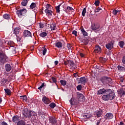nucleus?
I'll return each instance as SVG.
<instances>
[{
  "mask_svg": "<svg viewBox=\"0 0 125 125\" xmlns=\"http://www.w3.org/2000/svg\"><path fill=\"white\" fill-rule=\"evenodd\" d=\"M115 93L112 90L109 89L108 92L105 93V95H104L102 98L104 101H108L109 100H113V99H115Z\"/></svg>",
  "mask_w": 125,
  "mask_h": 125,
  "instance_id": "nucleus-1",
  "label": "nucleus"
},
{
  "mask_svg": "<svg viewBox=\"0 0 125 125\" xmlns=\"http://www.w3.org/2000/svg\"><path fill=\"white\" fill-rule=\"evenodd\" d=\"M119 45L120 47L123 48L124 47V45H125V42H124V41H120L119 42Z\"/></svg>",
  "mask_w": 125,
  "mask_h": 125,
  "instance_id": "nucleus-37",
  "label": "nucleus"
},
{
  "mask_svg": "<svg viewBox=\"0 0 125 125\" xmlns=\"http://www.w3.org/2000/svg\"><path fill=\"white\" fill-rule=\"evenodd\" d=\"M120 94H121V95H122V96L125 95V91H122L120 92Z\"/></svg>",
  "mask_w": 125,
  "mask_h": 125,
  "instance_id": "nucleus-57",
  "label": "nucleus"
},
{
  "mask_svg": "<svg viewBox=\"0 0 125 125\" xmlns=\"http://www.w3.org/2000/svg\"><path fill=\"white\" fill-rule=\"evenodd\" d=\"M30 9H34L33 11L34 12H36L37 11V10L38 9V7H37V3L32 2L30 6H29Z\"/></svg>",
  "mask_w": 125,
  "mask_h": 125,
  "instance_id": "nucleus-13",
  "label": "nucleus"
},
{
  "mask_svg": "<svg viewBox=\"0 0 125 125\" xmlns=\"http://www.w3.org/2000/svg\"><path fill=\"white\" fill-rule=\"evenodd\" d=\"M17 40L18 42H20L21 41V37H18L17 38Z\"/></svg>",
  "mask_w": 125,
  "mask_h": 125,
  "instance_id": "nucleus-58",
  "label": "nucleus"
},
{
  "mask_svg": "<svg viewBox=\"0 0 125 125\" xmlns=\"http://www.w3.org/2000/svg\"><path fill=\"white\" fill-rule=\"evenodd\" d=\"M69 64L71 67H73L74 66V65H75V63L73 61H71V60H69Z\"/></svg>",
  "mask_w": 125,
  "mask_h": 125,
  "instance_id": "nucleus-45",
  "label": "nucleus"
},
{
  "mask_svg": "<svg viewBox=\"0 0 125 125\" xmlns=\"http://www.w3.org/2000/svg\"><path fill=\"white\" fill-rule=\"evenodd\" d=\"M67 47L68 48V49H72V46H71V44L68 43L67 44Z\"/></svg>",
  "mask_w": 125,
  "mask_h": 125,
  "instance_id": "nucleus-54",
  "label": "nucleus"
},
{
  "mask_svg": "<svg viewBox=\"0 0 125 125\" xmlns=\"http://www.w3.org/2000/svg\"><path fill=\"white\" fill-rule=\"evenodd\" d=\"M39 115H42V116L43 115V111L40 110L38 112Z\"/></svg>",
  "mask_w": 125,
  "mask_h": 125,
  "instance_id": "nucleus-56",
  "label": "nucleus"
},
{
  "mask_svg": "<svg viewBox=\"0 0 125 125\" xmlns=\"http://www.w3.org/2000/svg\"><path fill=\"white\" fill-rule=\"evenodd\" d=\"M52 81L55 83H57V80H56V78L55 77H52Z\"/></svg>",
  "mask_w": 125,
  "mask_h": 125,
  "instance_id": "nucleus-49",
  "label": "nucleus"
},
{
  "mask_svg": "<svg viewBox=\"0 0 125 125\" xmlns=\"http://www.w3.org/2000/svg\"><path fill=\"white\" fill-rule=\"evenodd\" d=\"M5 68L6 72H10L12 69V66L10 64L7 63L5 65Z\"/></svg>",
  "mask_w": 125,
  "mask_h": 125,
  "instance_id": "nucleus-18",
  "label": "nucleus"
},
{
  "mask_svg": "<svg viewBox=\"0 0 125 125\" xmlns=\"http://www.w3.org/2000/svg\"><path fill=\"white\" fill-rule=\"evenodd\" d=\"M21 4L22 6H27V4H28V0H23Z\"/></svg>",
  "mask_w": 125,
  "mask_h": 125,
  "instance_id": "nucleus-33",
  "label": "nucleus"
},
{
  "mask_svg": "<svg viewBox=\"0 0 125 125\" xmlns=\"http://www.w3.org/2000/svg\"><path fill=\"white\" fill-rule=\"evenodd\" d=\"M0 42L2 43H5V40H0Z\"/></svg>",
  "mask_w": 125,
  "mask_h": 125,
  "instance_id": "nucleus-63",
  "label": "nucleus"
},
{
  "mask_svg": "<svg viewBox=\"0 0 125 125\" xmlns=\"http://www.w3.org/2000/svg\"><path fill=\"white\" fill-rule=\"evenodd\" d=\"M125 124H124V122H120L119 125H124Z\"/></svg>",
  "mask_w": 125,
  "mask_h": 125,
  "instance_id": "nucleus-64",
  "label": "nucleus"
},
{
  "mask_svg": "<svg viewBox=\"0 0 125 125\" xmlns=\"http://www.w3.org/2000/svg\"><path fill=\"white\" fill-rule=\"evenodd\" d=\"M82 34H83V37H87V32L86 31H84Z\"/></svg>",
  "mask_w": 125,
  "mask_h": 125,
  "instance_id": "nucleus-52",
  "label": "nucleus"
},
{
  "mask_svg": "<svg viewBox=\"0 0 125 125\" xmlns=\"http://www.w3.org/2000/svg\"><path fill=\"white\" fill-rule=\"evenodd\" d=\"M94 4L96 6H99V4H100V1H99V0H96Z\"/></svg>",
  "mask_w": 125,
  "mask_h": 125,
  "instance_id": "nucleus-44",
  "label": "nucleus"
},
{
  "mask_svg": "<svg viewBox=\"0 0 125 125\" xmlns=\"http://www.w3.org/2000/svg\"><path fill=\"white\" fill-rule=\"evenodd\" d=\"M82 42H84L85 44H88V40L83 39L82 40Z\"/></svg>",
  "mask_w": 125,
  "mask_h": 125,
  "instance_id": "nucleus-42",
  "label": "nucleus"
},
{
  "mask_svg": "<svg viewBox=\"0 0 125 125\" xmlns=\"http://www.w3.org/2000/svg\"><path fill=\"white\" fill-rule=\"evenodd\" d=\"M7 82H8V80H7V79L3 78L1 80L0 83L2 86H3L6 83H7Z\"/></svg>",
  "mask_w": 125,
  "mask_h": 125,
  "instance_id": "nucleus-23",
  "label": "nucleus"
},
{
  "mask_svg": "<svg viewBox=\"0 0 125 125\" xmlns=\"http://www.w3.org/2000/svg\"><path fill=\"white\" fill-rule=\"evenodd\" d=\"M46 51H47L46 48H44V49L42 51L43 55H45V53H46Z\"/></svg>",
  "mask_w": 125,
  "mask_h": 125,
  "instance_id": "nucleus-53",
  "label": "nucleus"
},
{
  "mask_svg": "<svg viewBox=\"0 0 125 125\" xmlns=\"http://www.w3.org/2000/svg\"><path fill=\"white\" fill-rule=\"evenodd\" d=\"M73 76L75 78H77L78 77V74H77V73H74Z\"/></svg>",
  "mask_w": 125,
  "mask_h": 125,
  "instance_id": "nucleus-61",
  "label": "nucleus"
},
{
  "mask_svg": "<svg viewBox=\"0 0 125 125\" xmlns=\"http://www.w3.org/2000/svg\"><path fill=\"white\" fill-rule=\"evenodd\" d=\"M19 120V117L17 115L14 116L12 118V121L13 123H15L16 122H17Z\"/></svg>",
  "mask_w": 125,
  "mask_h": 125,
  "instance_id": "nucleus-29",
  "label": "nucleus"
},
{
  "mask_svg": "<svg viewBox=\"0 0 125 125\" xmlns=\"http://www.w3.org/2000/svg\"><path fill=\"white\" fill-rule=\"evenodd\" d=\"M104 118L105 119V121H107L108 120H112V119L114 118V114L110 112L107 113L104 116Z\"/></svg>",
  "mask_w": 125,
  "mask_h": 125,
  "instance_id": "nucleus-11",
  "label": "nucleus"
},
{
  "mask_svg": "<svg viewBox=\"0 0 125 125\" xmlns=\"http://www.w3.org/2000/svg\"><path fill=\"white\" fill-rule=\"evenodd\" d=\"M40 36L42 37V38H45V37L47 36V33L45 32H43L40 34Z\"/></svg>",
  "mask_w": 125,
  "mask_h": 125,
  "instance_id": "nucleus-34",
  "label": "nucleus"
},
{
  "mask_svg": "<svg viewBox=\"0 0 125 125\" xmlns=\"http://www.w3.org/2000/svg\"><path fill=\"white\" fill-rule=\"evenodd\" d=\"M22 114L25 118H31L32 114L31 111L28 108H24L22 111Z\"/></svg>",
  "mask_w": 125,
  "mask_h": 125,
  "instance_id": "nucleus-8",
  "label": "nucleus"
},
{
  "mask_svg": "<svg viewBox=\"0 0 125 125\" xmlns=\"http://www.w3.org/2000/svg\"><path fill=\"white\" fill-rule=\"evenodd\" d=\"M5 62H6V56L4 53L0 52V65H3Z\"/></svg>",
  "mask_w": 125,
  "mask_h": 125,
  "instance_id": "nucleus-6",
  "label": "nucleus"
},
{
  "mask_svg": "<svg viewBox=\"0 0 125 125\" xmlns=\"http://www.w3.org/2000/svg\"><path fill=\"white\" fill-rule=\"evenodd\" d=\"M102 114H103V110L102 109H100L96 112V116L97 118H100L101 116H102Z\"/></svg>",
  "mask_w": 125,
  "mask_h": 125,
  "instance_id": "nucleus-20",
  "label": "nucleus"
},
{
  "mask_svg": "<svg viewBox=\"0 0 125 125\" xmlns=\"http://www.w3.org/2000/svg\"><path fill=\"white\" fill-rule=\"evenodd\" d=\"M86 13V8H84L82 11V16L84 17V16H85Z\"/></svg>",
  "mask_w": 125,
  "mask_h": 125,
  "instance_id": "nucleus-39",
  "label": "nucleus"
},
{
  "mask_svg": "<svg viewBox=\"0 0 125 125\" xmlns=\"http://www.w3.org/2000/svg\"><path fill=\"white\" fill-rule=\"evenodd\" d=\"M100 23L94 22L91 24V29L94 32H98V31H100Z\"/></svg>",
  "mask_w": 125,
  "mask_h": 125,
  "instance_id": "nucleus-3",
  "label": "nucleus"
},
{
  "mask_svg": "<svg viewBox=\"0 0 125 125\" xmlns=\"http://www.w3.org/2000/svg\"><path fill=\"white\" fill-rule=\"evenodd\" d=\"M42 102L44 103V104H49L50 103V101L49 98H46L45 96H43L42 99Z\"/></svg>",
  "mask_w": 125,
  "mask_h": 125,
  "instance_id": "nucleus-17",
  "label": "nucleus"
},
{
  "mask_svg": "<svg viewBox=\"0 0 125 125\" xmlns=\"http://www.w3.org/2000/svg\"><path fill=\"white\" fill-rule=\"evenodd\" d=\"M76 88L77 90L81 91V90H82V88H83V86H82V85H78L76 86Z\"/></svg>",
  "mask_w": 125,
  "mask_h": 125,
  "instance_id": "nucleus-41",
  "label": "nucleus"
},
{
  "mask_svg": "<svg viewBox=\"0 0 125 125\" xmlns=\"http://www.w3.org/2000/svg\"><path fill=\"white\" fill-rule=\"evenodd\" d=\"M105 47L107 48V49L111 50L113 47H114V43H113L112 42L108 43L105 45Z\"/></svg>",
  "mask_w": 125,
  "mask_h": 125,
  "instance_id": "nucleus-15",
  "label": "nucleus"
},
{
  "mask_svg": "<svg viewBox=\"0 0 125 125\" xmlns=\"http://www.w3.org/2000/svg\"><path fill=\"white\" fill-rule=\"evenodd\" d=\"M2 125H8L6 122H3L1 123Z\"/></svg>",
  "mask_w": 125,
  "mask_h": 125,
  "instance_id": "nucleus-59",
  "label": "nucleus"
},
{
  "mask_svg": "<svg viewBox=\"0 0 125 125\" xmlns=\"http://www.w3.org/2000/svg\"><path fill=\"white\" fill-rule=\"evenodd\" d=\"M95 53H101L102 49L99 45H96L94 50Z\"/></svg>",
  "mask_w": 125,
  "mask_h": 125,
  "instance_id": "nucleus-16",
  "label": "nucleus"
},
{
  "mask_svg": "<svg viewBox=\"0 0 125 125\" xmlns=\"http://www.w3.org/2000/svg\"><path fill=\"white\" fill-rule=\"evenodd\" d=\"M44 86V83H42V85L39 87H38V89H39V90H41V91H42V87H43Z\"/></svg>",
  "mask_w": 125,
  "mask_h": 125,
  "instance_id": "nucleus-46",
  "label": "nucleus"
},
{
  "mask_svg": "<svg viewBox=\"0 0 125 125\" xmlns=\"http://www.w3.org/2000/svg\"><path fill=\"white\" fill-rule=\"evenodd\" d=\"M117 69L120 72H125V67L122 65H118Z\"/></svg>",
  "mask_w": 125,
  "mask_h": 125,
  "instance_id": "nucleus-21",
  "label": "nucleus"
},
{
  "mask_svg": "<svg viewBox=\"0 0 125 125\" xmlns=\"http://www.w3.org/2000/svg\"><path fill=\"white\" fill-rule=\"evenodd\" d=\"M100 10H102V8L99 7L97 8H96V9L94 10V12L95 13H96L97 12H99Z\"/></svg>",
  "mask_w": 125,
  "mask_h": 125,
  "instance_id": "nucleus-43",
  "label": "nucleus"
},
{
  "mask_svg": "<svg viewBox=\"0 0 125 125\" xmlns=\"http://www.w3.org/2000/svg\"><path fill=\"white\" fill-rule=\"evenodd\" d=\"M109 91V89H106L104 88L102 89H100L97 92L98 95H101V94H106L107 92Z\"/></svg>",
  "mask_w": 125,
  "mask_h": 125,
  "instance_id": "nucleus-12",
  "label": "nucleus"
},
{
  "mask_svg": "<svg viewBox=\"0 0 125 125\" xmlns=\"http://www.w3.org/2000/svg\"><path fill=\"white\" fill-rule=\"evenodd\" d=\"M120 12H121V11L119 10L114 9L112 11V14L113 15H114L115 16H116L117 14H118V13H120Z\"/></svg>",
  "mask_w": 125,
  "mask_h": 125,
  "instance_id": "nucleus-35",
  "label": "nucleus"
},
{
  "mask_svg": "<svg viewBox=\"0 0 125 125\" xmlns=\"http://www.w3.org/2000/svg\"><path fill=\"white\" fill-rule=\"evenodd\" d=\"M20 32V28H19L16 27L14 29V33L15 35H18Z\"/></svg>",
  "mask_w": 125,
  "mask_h": 125,
  "instance_id": "nucleus-30",
  "label": "nucleus"
},
{
  "mask_svg": "<svg viewBox=\"0 0 125 125\" xmlns=\"http://www.w3.org/2000/svg\"><path fill=\"white\" fill-rule=\"evenodd\" d=\"M17 125H26V122L25 120H21L17 123Z\"/></svg>",
  "mask_w": 125,
  "mask_h": 125,
  "instance_id": "nucleus-24",
  "label": "nucleus"
},
{
  "mask_svg": "<svg viewBox=\"0 0 125 125\" xmlns=\"http://www.w3.org/2000/svg\"><path fill=\"white\" fill-rule=\"evenodd\" d=\"M3 18L4 19L9 20V19H10V15H9V14H5L3 15Z\"/></svg>",
  "mask_w": 125,
  "mask_h": 125,
  "instance_id": "nucleus-31",
  "label": "nucleus"
},
{
  "mask_svg": "<svg viewBox=\"0 0 125 125\" xmlns=\"http://www.w3.org/2000/svg\"><path fill=\"white\" fill-rule=\"evenodd\" d=\"M4 91L6 95H11V90L9 89H4Z\"/></svg>",
  "mask_w": 125,
  "mask_h": 125,
  "instance_id": "nucleus-25",
  "label": "nucleus"
},
{
  "mask_svg": "<svg viewBox=\"0 0 125 125\" xmlns=\"http://www.w3.org/2000/svg\"><path fill=\"white\" fill-rule=\"evenodd\" d=\"M50 28L51 31H55V29H56V24L55 23H52L50 26Z\"/></svg>",
  "mask_w": 125,
  "mask_h": 125,
  "instance_id": "nucleus-26",
  "label": "nucleus"
},
{
  "mask_svg": "<svg viewBox=\"0 0 125 125\" xmlns=\"http://www.w3.org/2000/svg\"><path fill=\"white\" fill-rule=\"evenodd\" d=\"M45 13H46V15H47V16H52L53 12L51 10L45 9Z\"/></svg>",
  "mask_w": 125,
  "mask_h": 125,
  "instance_id": "nucleus-19",
  "label": "nucleus"
},
{
  "mask_svg": "<svg viewBox=\"0 0 125 125\" xmlns=\"http://www.w3.org/2000/svg\"><path fill=\"white\" fill-rule=\"evenodd\" d=\"M83 118H84V119H89L90 117L88 115L84 114L83 115Z\"/></svg>",
  "mask_w": 125,
  "mask_h": 125,
  "instance_id": "nucleus-50",
  "label": "nucleus"
},
{
  "mask_svg": "<svg viewBox=\"0 0 125 125\" xmlns=\"http://www.w3.org/2000/svg\"><path fill=\"white\" fill-rule=\"evenodd\" d=\"M77 34H78V32H77V31H76V30H73V31H72V34H73V35H75V36L76 37H77V36H78V35H77Z\"/></svg>",
  "mask_w": 125,
  "mask_h": 125,
  "instance_id": "nucleus-51",
  "label": "nucleus"
},
{
  "mask_svg": "<svg viewBox=\"0 0 125 125\" xmlns=\"http://www.w3.org/2000/svg\"><path fill=\"white\" fill-rule=\"evenodd\" d=\"M61 5H62V3H61L58 6H56L57 13H60V6H61Z\"/></svg>",
  "mask_w": 125,
  "mask_h": 125,
  "instance_id": "nucleus-32",
  "label": "nucleus"
},
{
  "mask_svg": "<svg viewBox=\"0 0 125 125\" xmlns=\"http://www.w3.org/2000/svg\"><path fill=\"white\" fill-rule=\"evenodd\" d=\"M99 61L101 62V63L104 64V63H105L106 61H107V59H106V58H104L103 57H101L99 59Z\"/></svg>",
  "mask_w": 125,
  "mask_h": 125,
  "instance_id": "nucleus-28",
  "label": "nucleus"
},
{
  "mask_svg": "<svg viewBox=\"0 0 125 125\" xmlns=\"http://www.w3.org/2000/svg\"><path fill=\"white\" fill-rule=\"evenodd\" d=\"M80 56H81V57H84V55L82 53H81L80 54Z\"/></svg>",
  "mask_w": 125,
  "mask_h": 125,
  "instance_id": "nucleus-62",
  "label": "nucleus"
},
{
  "mask_svg": "<svg viewBox=\"0 0 125 125\" xmlns=\"http://www.w3.org/2000/svg\"><path fill=\"white\" fill-rule=\"evenodd\" d=\"M76 98L78 101L84 102L85 98L84 97V96H83V94H82L80 92H77L76 95Z\"/></svg>",
  "mask_w": 125,
  "mask_h": 125,
  "instance_id": "nucleus-9",
  "label": "nucleus"
},
{
  "mask_svg": "<svg viewBox=\"0 0 125 125\" xmlns=\"http://www.w3.org/2000/svg\"><path fill=\"white\" fill-rule=\"evenodd\" d=\"M100 81L103 84H107V83H111L112 79L107 76H103L101 78Z\"/></svg>",
  "mask_w": 125,
  "mask_h": 125,
  "instance_id": "nucleus-4",
  "label": "nucleus"
},
{
  "mask_svg": "<svg viewBox=\"0 0 125 125\" xmlns=\"http://www.w3.org/2000/svg\"><path fill=\"white\" fill-rule=\"evenodd\" d=\"M66 9L68 11H72V10H74V9H73L70 6H67Z\"/></svg>",
  "mask_w": 125,
  "mask_h": 125,
  "instance_id": "nucleus-48",
  "label": "nucleus"
},
{
  "mask_svg": "<svg viewBox=\"0 0 125 125\" xmlns=\"http://www.w3.org/2000/svg\"><path fill=\"white\" fill-rule=\"evenodd\" d=\"M78 83H81V84H85L86 83H87V78L85 77H81L80 78H77Z\"/></svg>",
  "mask_w": 125,
  "mask_h": 125,
  "instance_id": "nucleus-7",
  "label": "nucleus"
},
{
  "mask_svg": "<svg viewBox=\"0 0 125 125\" xmlns=\"http://www.w3.org/2000/svg\"><path fill=\"white\" fill-rule=\"evenodd\" d=\"M48 120L49 124H51V125H58L57 119L55 118V116H48Z\"/></svg>",
  "mask_w": 125,
  "mask_h": 125,
  "instance_id": "nucleus-5",
  "label": "nucleus"
},
{
  "mask_svg": "<svg viewBox=\"0 0 125 125\" xmlns=\"http://www.w3.org/2000/svg\"><path fill=\"white\" fill-rule=\"evenodd\" d=\"M55 46L58 47V48H61V47H62V42L59 41H56L55 42Z\"/></svg>",
  "mask_w": 125,
  "mask_h": 125,
  "instance_id": "nucleus-22",
  "label": "nucleus"
},
{
  "mask_svg": "<svg viewBox=\"0 0 125 125\" xmlns=\"http://www.w3.org/2000/svg\"><path fill=\"white\" fill-rule=\"evenodd\" d=\"M21 99L23 100V102H27V101L28 100V98H27V96H20Z\"/></svg>",
  "mask_w": 125,
  "mask_h": 125,
  "instance_id": "nucleus-27",
  "label": "nucleus"
},
{
  "mask_svg": "<svg viewBox=\"0 0 125 125\" xmlns=\"http://www.w3.org/2000/svg\"><path fill=\"white\" fill-rule=\"evenodd\" d=\"M60 83H61L62 85L65 86L67 84V81L65 80H61Z\"/></svg>",
  "mask_w": 125,
  "mask_h": 125,
  "instance_id": "nucleus-36",
  "label": "nucleus"
},
{
  "mask_svg": "<svg viewBox=\"0 0 125 125\" xmlns=\"http://www.w3.org/2000/svg\"><path fill=\"white\" fill-rule=\"evenodd\" d=\"M39 25H40V29H42V28H43L44 27V24H43L42 22H40L39 23Z\"/></svg>",
  "mask_w": 125,
  "mask_h": 125,
  "instance_id": "nucleus-47",
  "label": "nucleus"
},
{
  "mask_svg": "<svg viewBox=\"0 0 125 125\" xmlns=\"http://www.w3.org/2000/svg\"><path fill=\"white\" fill-rule=\"evenodd\" d=\"M101 121V119H100V120L98 121L97 122V125H100V122Z\"/></svg>",
  "mask_w": 125,
  "mask_h": 125,
  "instance_id": "nucleus-60",
  "label": "nucleus"
},
{
  "mask_svg": "<svg viewBox=\"0 0 125 125\" xmlns=\"http://www.w3.org/2000/svg\"><path fill=\"white\" fill-rule=\"evenodd\" d=\"M80 101L78 100V99L76 97H72L70 100L69 101V102H70L71 105H72L73 106H75L76 105H79V104L80 103Z\"/></svg>",
  "mask_w": 125,
  "mask_h": 125,
  "instance_id": "nucleus-10",
  "label": "nucleus"
},
{
  "mask_svg": "<svg viewBox=\"0 0 125 125\" xmlns=\"http://www.w3.org/2000/svg\"><path fill=\"white\" fill-rule=\"evenodd\" d=\"M23 37L24 38H28L29 37H32V33L29 30H25L23 31Z\"/></svg>",
  "mask_w": 125,
  "mask_h": 125,
  "instance_id": "nucleus-14",
  "label": "nucleus"
},
{
  "mask_svg": "<svg viewBox=\"0 0 125 125\" xmlns=\"http://www.w3.org/2000/svg\"><path fill=\"white\" fill-rule=\"evenodd\" d=\"M69 60H67V61H64V64L66 65H68L69 64Z\"/></svg>",
  "mask_w": 125,
  "mask_h": 125,
  "instance_id": "nucleus-55",
  "label": "nucleus"
},
{
  "mask_svg": "<svg viewBox=\"0 0 125 125\" xmlns=\"http://www.w3.org/2000/svg\"><path fill=\"white\" fill-rule=\"evenodd\" d=\"M27 12L28 10L23 8L17 11V14L19 16V18H22L23 16H26L27 15Z\"/></svg>",
  "mask_w": 125,
  "mask_h": 125,
  "instance_id": "nucleus-2",
  "label": "nucleus"
},
{
  "mask_svg": "<svg viewBox=\"0 0 125 125\" xmlns=\"http://www.w3.org/2000/svg\"><path fill=\"white\" fill-rule=\"evenodd\" d=\"M46 9H48V10H50V9H52V6H51V5L49 4H47L45 5Z\"/></svg>",
  "mask_w": 125,
  "mask_h": 125,
  "instance_id": "nucleus-38",
  "label": "nucleus"
},
{
  "mask_svg": "<svg viewBox=\"0 0 125 125\" xmlns=\"http://www.w3.org/2000/svg\"><path fill=\"white\" fill-rule=\"evenodd\" d=\"M49 106H50L52 109L54 108H55V106H56V104L54 103H51L49 105Z\"/></svg>",
  "mask_w": 125,
  "mask_h": 125,
  "instance_id": "nucleus-40",
  "label": "nucleus"
}]
</instances>
